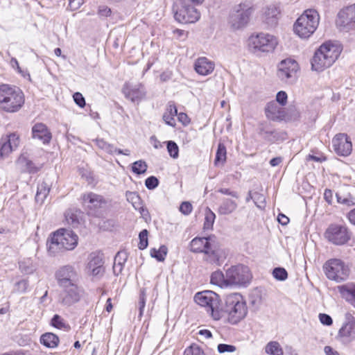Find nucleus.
<instances>
[{"mask_svg":"<svg viewBox=\"0 0 355 355\" xmlns=\"http://www.w3.org/2000/svg\"><path fill=\"white\" fill-rule=\"evenodd\" d=\"M342 48L340 44L331 41L322 44L315 52L311 59V68L322 71L330 67L338 59Z\"/></svg>","mask_w":355,"mask_h":355,"instance_id":"nucleus-1","label":"nucleus"},{"mask_svg":"<svg viewBox=\"0 0 355 355\" xmlns=\"http://www.w3.org/2000/svg\"><path fill=\"white\" fill-rule=\"evenodd\" d=\"M78 237L72 230L60 229L53 233L47 242L48 251L51 255H55L62 250H73L78 245Z\"/></svg>","mask_w":355,"mask_h":355,"instance_id":"nucleus-2","label":"nucleus"},{"mask_svg":"<svg viewBox=\"0 0 355 355\" xmlns=\"http://www.w3.org/2000/svg\"><path fill=\"white\" fill-rule=\"evenodd\" d=\"M24 103L21 90L7 84L0 85V110L6 112H16Z\"/></svg>","mask_w":355,"mask_h":355,"instance_id":"nucleus-3","label":"nucleus"},{"mask_svg":"<svg viewBox=\"0 0 355 355\" xmlns=\"http://www.w3.org/2000/svg\"><path fill=\"white\" fill-rule=\"evenodd\" d=\"M223 316L227 314V320L232 324L242 320L248 313V308L243 296L239 293H232L225 298Z\"/></svg>","mask_w":355,"mask_h":355,"instance_id":"nucleus-4","label":"nucleus"},{"mask_svg":"<svg viewBox=\"0 0 355 355\" xmlns=\"http://www.w3.org/2000/svg\"><path fill=\"white\" fill-rule=\"evenodd\" d=\"M195 302L205 308L207 313L215 320H219L223 317V309L220 305V299L218 294L211 291H204L196 293Z\"/></svg>","mask_w":355,"mask_h":355,"instance_id":"nucleus-5","label":"nucleus"},{"mask_svg":"<svg viewBox=\"0 0 355 355\" xmlns=\"http://www.w3.org/2000/svg\"><path fill=\"white\" fill-rule=\"evenodd\" d=\"M319 20L320 16L315 10H306L295 21L294 31L301 38H308L315 31Z\"/></svg>","mask_w":355,"mask_h":355,"instance_id":"nucleus-6","label":"nucleus"},{"mask_svg":"<svg viewBox=\"0 0 355 355\" xmlns=\"http://www.w3.org/2000/svg\"><path fill=\"white\" fill-rule=\"evenodd\" d=\"M327 277L336 282L345 281L349 275V268L345 263L339 259H331L323 266Z\"/></svg>","mask_w":355,"mask_h":355,"instance_id":"nucleus-7","label":"nucleus"},{"mask_svg":"<svg viewBox=\"0 0 355 355\" xmlns=\"http://www.w3.org/2000/svg\"><path fill=\"white\" fill-rule=\"evenodd\" d=\"M253 12L252 6L247 3H242L235 6L230 16L231 26L234 29H240L245 27L248 24Z\"/></svg>","mask_w":355,"mask_h":355,"instance_id":"nucleus-8","label":"nucleus"},{"mask_svg":"<svg viewBox=\"0 0 355 355\" xmlns=\"http://www.w3.org/2000/svg\"><path fill=\"white\" fill-rule=\"evenodd\" d=\"M277 77L284 83L293 85L297 80L298 63L293 59L287 58L278 64Z\"/></svg>","mask_w":355,"mask_h":355,"instance_id":"nucleus-9","label":"nucleus"},{"mask_svg":"<svg viewBox=\"0 0 355 355\" xmlns=\"http://www.w3.org/2000/svg\"><path fill=\"white\" fill-rule=\"evenodd\" d=\"M251 279L248 266H234L226 270L227 285L246 286Z\"/></svg>","mask_w":355,"mask_h":355,"instance_id":"nucleus-10","label":"nucleus"},{"mask_svg":"<svg viewBox=\"0 0 355 355\" xmlns=\"http://www.w3.org/2000/svg\"><path fill=\"white\" fill-rule=\"evenodd\" d=\"M174 17L180 23L191 24L200 17V12L193 6L180 3L178 1L174 8Z\"/></svg>","mask_w":355,"mask_h":355,"instance_id":"nucleus-11","label":"nucleus"},{"mask_svg":"<svg viewBox=\"0 0 355 355\" xmlns=\"http://www.w3.org/2000/svg\"><path fill=\"white\" fill-rule=\"evenodd\" d=\"M277 44V39L269 34L259 33L249 38V46L261 52L272 51Z\"/></svg>","mask_w":355,"mask_h":355,"instance_id":"nucleus-12","label":"nucleus"},{"mask_svg":"<svg viewBox=\"0 0 355 355\" xmlns=\"http://www.w3.org/2000/svg\"><path fill=\"white\" fill-rule=\"evenodd\" d=\"M324 237L330 243L341 245L348 242L350 239V232L344 225L331 224L326 230Z\"/></svg>","mask_w":355,"mask_h":355,"instance_id":"nucleus-13","label":"nucleus"},{"mask_svg":"<svg viewBox=\"0 0 355 355\" xmlns=\"http://www.w3.org/2000/svg\"><path fill=\"white\" fill-rule=\"evenodd\" d=\"M203 254L204 261L210 264L220 266L226 259V253L224 250L219 248L216 239L211 241Z\"/></svg>","mask_w":355,"mask_h":355,"instance_id":"nucleus-14","label":"nucleus"},{"mask_svg":"<svg viewBox=\"0 0 355 355\" xmlns=\"http://www.w3.org/2000/svg\"><path fill=\"white\" fill-rule=\"evenodd\" d=\"M337 24L341 30H355V3L343 8L338 14Z\"/></svg>","mask_w":355,"mask_h":355,"instance_id":"nucleus-15","label":"nucleus"},{"mask_svg":"<svg viewBox=\"0 0 355 355\" xmlns=\"http://www.w3.org/2000/svg\"><path fill=\"white\" fill-rule=\"evenodd\" d=\"M62 287L64 288L61 300L63 305L70 306L80 301L83 294V290L78 287L76 282Z\"/></svg>","mask_w":355,"mask_h":355,"instance_id":"nucleus-16","label":"nucleus"},{"mask_svg":"<svg viewBox=\"0 0 355 355\" xmlns=\"http://www.w3.org/2000/svg\"><path fill=\"white\" fill-rule=\"evenodd\" d=\"M332 146L336 153L340 156H348L352 150V144L347 135L337 134L332 139Z\"/></svg>","mask_w":355,"mask_h":355,"instance_id":"nucleus-17","label":"nucleus"},{"mask_svg":"<svg viewBox=\"0 0 355 355\" xmlns=\"http://www.w3.org/2000/svg\"><path fill=\"white\" fill-rule=\"evenodd\" d=\"M122 91L125 98L133 103L141 101L146 96L145 87L141 83H125Z\"/></svg>","mask_w":355,"mask_h":355,"instance_id":"nucleus-18","label":"nucleus"},{"mask_svg":"<svg viewBox=\"0 0 355 355\" xmlns=\"http://www.w3.org/2000/svg\"><path fill=\"white\" fill-rule=\"evenodd\" d=\"M19 144V138L15 133L2 137L0 141V159L8 157Z\"/></svg>","mask_w":355,"mask_h":355,"instance_id":"nucleus-19","label":"nucleus"},{"mask_svg":"<svg viewBox=\"0 0 355 355\" xmlns=\"http://www.w3.org/2000/svg\"><path fill=\"white\" fill-rule=\"evenodd\" d=\"M76 276L73 267L69 265L60 268L55 273L58 285L61 287L76 282Z\"/></svg>","mask_w":355,"mask_h":355,"instance_id":"nucleus-20","label":"nucleus"},{"mask_svg":"<svg viewBox=\"0 0 355 355\" xmlns=\"http://www.w3.org/2000/svg\"><path fill=\"white\" fill-rule=\"evenodd\" d=\"M338 339L343 344H349L355 339V320L352 318L340 329Z\"/></svg>","mask_w":355,"mask_h":355,"instance_id":"nucleus-21","label":"nucleus"},{"mask_svg":"<svg viewBox=\"0 0 355 355\" xmlns=\"http://www.w3.org/2000/svg\"><path fill=\"white\" fill-rule=\"evenodd\" d=\"M82 200L83 205L89 209L95 210L103 207V206L107 204V201L103 196L93 192L83 194Z\"/></svg>","mask_w":355,"mask_h":355,"instance_id":"nucleus-22","label":"nucleus"},{"mask_svg":"<svg viewBox=\"0 0 355 355\" xmlns=\"http://www.w3.org/2000/svg\"><path fill=\"white\" fill-rule=\"evenodd\" d=\"M266 116L272 121H282L286 118V112L282 105L275 101L269 102L265 108Z\"/></svg>","mask_w":355,"mask_h":355,"instance_id":"nucleus-23","label":"nucleus"},{"mask_svg":"<svg viewBox=\"0 0 355 355\" xmlns=\"http://www.w3.org/2000/svg\"><path fill=\"white\" fill-rule=\"evenodd\" d=\"M216 239V236L210 235L206 237H196L190 243V250L195 253H203L211 241Z\"/></svg>","mask_w":355,"mask_h":355,"instance_id":"nucleus-24","label":"nucleus"},{"mask_svg":"<svg viewBox=\"0 0 355 355\" xmlns=\"http://www.w3.org/2000/svg\"><path fill=\"white\" fill-rule=\"evenodd\" d=\"M214 67V63L206 57L198 58L194 63L195 71L201 76H207L211 73Z\"/></svg>","mask_w":355,"mask_h":355,"instance_id":"nucleus-25","label":"nucleus"},{"mask_svg":"<svg viewBox=\"0 0 355 355\" xmlns=\"http://www.w3.org/2000/svg\"><path fill=\"white\" fill-rule=\"evenodd\" d=\"M32 135L34 139L41 140L43 144H49L51 139V133L47 126L42 123H36L32 128Z\"/></svg>","mask_w":355,"mask_h":355,"instance_id":"nucleus-26","label":"nucleus"},{"mask_svg":"<svg viewBox=\"0 0 355 355\" xmlns=\"http://www.w3.org/2000/svg\"><path fill=\"white\" fill-rule=\"evenodd\" d=\"M337 290L343 298L345 299L355 308V284L347 283L337 286Z\"/></svg>","mask_w":355,"mask_h":355,"instance_id":"nucleus-27","label":"nucleus"},{"mask_svg":"<svg viewBox=\"0 0 355 355\" xmlns=\"http://www.w3.org/2000/svg\"><path fill=\"white\" fill-rule=\"evenodd\" d=\"M280 11L275 5H270L266 8L264 12V20L266 23L270 27L277 25Z\"/></svg>","mask_w":355,"mask_h":355,"instance_id":"nucleus-28","label":"nucleus"},{"mask_svg":"<svg viewBox=\"0 0 355 355\" xmlns=\"http://www.w3.org/2000/svg\"><path fill=\"white\" fill-rule=\"evenodd\" d=\"M177 115L178 110L175 103L173 101L168 102L166 111L164 112L162 116L163 120L167 125L171 127H175V121L174 117Z\"/></svg>","mask_w":355,"mask_h":355,"instance_id":"nucleus-29","label":"nucleus"},{"mask_svg":"<svg viewBox=\"0 0 355 355\" xmlns=\"http://www.w3.org/2000/svg\"><path fill=\"white\" fill-rule=\"evenodd\" d=\"M238 207L235 200L229 198H224L218 207V212L220 215H229L233 213Z\"/></svg>","mask_w":355,"mask_h":355,"instance_id":"nucleus-30","label":"nucleus"},{"mask_svg":"<svg viewBox=\"0 0 355 355\" xmlns=\"http://www.w3.org/2000/svg\"><path fill=\"white\" fill-rule=\"evenodd\" d=\"M59 342V337L53 333H45L40 337V343L49 348H55L58 347Z\"/></svg>","mask_w":355,"mask_h":355,"instance_id":"nucleus-31","label":"nucleus"},{"mask_svg":"<svg viewBox=\"0 0 355 355\" xmlns=\"http://www.w3.org/2000/svg\"><path fill=\"white\" fill-rule=\"evenodd\" d=\"M51 185L46 181L44 180L37 186V191L35 195V200L42 203L50 191Z\"/></svg>","mask_w":355,"mask_h":355,"instance_id":"nucleus-32","label":"nucleus"},{"mask_svg":"<svg viewBox=\"0 0 355 355\" xmlns=\"http://www.w3.org/2000/svg\"><path fill=\"white\" fill-rule=\"evenodd\" d=\"M265 352L270 355H283V349L277 341H270L265 346Z\"/></svg>","mask_w":355,"mask_h":355,"instance_id":"nucleus-33","label":"nucleus"},{"mask_svg":"<svg viewBox=\"0 0 355 355\" xmlns=\"http://www.w3.org/2000/svg\"><path fill=\"white\" fill-rule=\"evenodd\" d=\"M94 142L98 148L108 154L113 155L114 153H116L117 148L114 147V145L107 143L103 139H96L94 140Z\"/></svg>","mask_w":355,"mask_h":355,"instance_id":"nucleus-34","label":"nucleus"},{"mask_svg":"<svg viewBox=\"0 0 355 355\" xmlns=\"http://www.w3.org/2000/svg\"><path fill=\"white\" fill-rule=\"evenodd\" d=\"M88 268L91 270L92 274L94 276L101 274L103 271L101 259L98 257L94 258L89 262Z\"/></svg>","mask_w":355,"mask_h":355,"instance_id":"nucleus-35","label":"nucleus"},{"mask_svg":"<svg viewBox=\"0 0 355 355\" xmlns=\"http://www.w3.org/2000/svg\"><path fill=\"white\" fill-rule=\"evenodd\" d=\"M168 252V248L166 245H162L159 249L152 248L150 250V255L156 259L158 261H164Z\"/></svg>","mask_w":355,"mask_h":355,"instance_id":"nucleus-36","label":"nucleus"},{"mask_svg":"<svg viewBox=\"0 0 355 355\" xmlns=\"http://www.w3.org/2000/svg\"><path fill=\"white\" fill-rule=\"evenodd\" d=\"M19 267L21 272L24 274H32L35 270L31 259H25L19 261Z\"/></svg>","mask_w":355,"mask_h":355,"instance_id":"nucleus-37","label":"nucleus"},{"mask_svg":"<svg viewBox=\"0 0 355 355\" xmlns=\"http://www.w3.org/2000/svg\"><path fill=\"white\" fill-rule=\"evenodd\" d=\"M211 283L222 287L223 285H227L226 275L221 271H216L211 275Z\"/></svg>","mask_w":355,"mask_h":355,"instance_id":"nucleus-38","label":"nucleus"},{"mask_svg":"<svg viewBox=\"0 0 355 355\" xmlns=\"http://www.w3.org/2000/svg\"><path fill=\"white\" fill-rule=\"evenodd\" d=\"M18 163L21 164L24 167V170L30 173H36L39 170V168L36 167L32 161L24 156H21L19 158Z\"/></svg>","mask_w":355,"mask_h":355,"instance_id":"nucleus-39","label":"nucleus"},{"mask_svg":"<svg viewBox=\"0 0 355 355\" xmlns=\"http://www.w3.org/2000/svg\"><path fill=\"white\" fill-rule=\"evenodd\" d=\"M215 218V214L209 208L207 207L205 211V217L203 225V229L207 230H211L214 225Z\"/></svg>","mask_w":355,"mask_h":355,"instance_id":"nucleus-40","label":"nucleus"},{"mask_svg":"<svg viewBox=\"0 0 355 355\" xmlns=\"http://www.w3.org/2000/svg\"><path fill=\"white\" fill-rule=\"evenodd\" d=\"M226 147L223 144L219 143L214 160L215 165L219 163H224L226 160Z\"/></svg>","mask_w":355,"mask_h":355,"instance_id":"nucleus-41","label":"nucleus"},{"mask_svg":"<svg viewBox=\"0 0 355 355\" xmlns=\"http://www.w3.org/2000/svg\"><path fill=\"white\" fill-rule=\"evenodd\" d=\"M51 324L59 329L69 330L70 327L69 324L64 322V320L58 314L53 315L51 320Z\"/></svg>","mask_w":355,"mask_h":355,"instance_id":"nucleus-42","label":"nucleus"},{"mask_svg":"<svg viewBox=\"0 0 355 355\" xmlns=\"http://www.w3.org/2000/svg\"><path fill=\"white\" fill-rule=\"evenodd\" d=\"M147 168L148 165L143 160L136 161L132 165V171L137 175L146 173Z\"/></svg>","mask_w":355,"mask_h":355,"instance_id":"nucleus-43","label":"nucleus"},{"mask_svg":"<svg viewBox=\"0 0 355 355\" xmlns=\"http://www.w3.org/2000/svg\"><path fill=\"white\" fill-rule=\"evenodd\" d=\"M28 286L29 282L28 279L19 280L14 284L12 292L17 293H24L27 291Z\"/></svg>","mask_w":355,"mask_h":355,"instance_id":"nucleus-44","label":"nucleus"},{"mask_svg":"<svg viewBox=\"0 0 355 355\" xmlns=\"http://www.w3.org/2000/svg\"><path fill=\"white\" fill-rule=\"evenodd\" d=\"M65 218L68 225L71 226L73 228L77 227L79 225V219L77 215L71 211H67L65 213Z\"/></svg>","mask_w":355,"mask_h":355,"instance_id":"nucleus-45","label":"nucleus"},{"mask_svg":"<svg viewBox=\"0 0 355 355\" xmlns=\"http://www.w3.org/2000/svg\"><path fill=\"white\" fill-rule=\"evenodd\" d=\"M184 355H207L204 351L196 344H192L186 348Z\"/></svg>","mask_w":355,"mask_h":355,"instance_id":"nucleus-46","label":"nucleus"},{"mask_svg":"<svg viewBox=\"0 0 355 355\" xmlns=\"http://www.w3.org/2000/svg\"><path fill=\"white\" fill-rule=\"evenodd\" d=\"M167 150L170 156L176 159L179 156V148L177 144L173 141H168L166 142Z\"/></svg>","mask_w":355,"mask_h":355,"instance_id":"nucleus-47","label":"nucleus"},{"mask_svg":"<svg viewBox=\"0 0 355 355\" xmlns=\"http://www.w3.org/2000/svg\"><path fill=\"white\" fill-rule=\"evenodd\" d=\"M148 232L146 229L140 232L139 234V243L138 244V248L139 250H144L148 247Z\"/></svg>","mask_w":355,"mask_h":355,"instance_id":"nucleus-48","label":"nucleus"},{"mask_svg":"<svg viewBox=\"0 0 355 355\" xmlns=\"http://www.w3.org/2000/svg\"><path fill=\"white\" fill-rule=\"evenodd\" d=\"M272 275L275 279L279 281H284L288 278V272L285 268L277 267L274 268Z\"/></svg>","mask_w":355,"mask_h":355,"instance_id":"nucleus-49","label":"nucleus"},{"mask_svg":"<svg viewBox=\"0 0 355 355\" xmlns=\"http://www.w3.org/2000/svg\"><path fill=\"white\" fill-rule=\"evenodd\" d=\"M125 197L127 200L130 202L134 207L139 202L140 198L137 192L126 191Z\"/></svg>","mask_w":355,"mask_h":355,"instance_id":"nucleus-50","label":"nucleus"},{"mask_svg":"<svg viewBox=\"0 0 355 355\" xmlns=\"http://www.w3.org/2000/svg\"><path fill=\"white\" fill-rule=\"evenodd\" d=\"M159 185V180L155 176H150L145 180V186L150 190L155 189Z\"/></svg>","mask_w":355,"mask_h":355,"instance_id":"nucleus-51","label":"nucleus"},{"mask_svg":"<svg viewBox=\"0 0 355 355\" xmlns=\"http://www.w3.org/2000/svg\"><path fill=\"white\" fill-rule=\"evenodd\" d=\"M217 350L220 354L225 352H234L236 350V347L232 345L221 343L218 345Z\"/></svg>","mask_w":355,"mask_h":355,"instance_id":"nucleus-52","label":"nucleus"},{"mask_svg":"<svg viewBox=\"0 0 355 355\" xmlns=\"http://www.w3.org/2000/svg\"><path fill=\"white\" fill-rule=\"evenodd\" d=\"M288 96L287 94L284 91L279 92L276 95V101L277 104L282 106L285 105L287 103Z\"/></svg>","mask_w":355,"mask_h":355,"instance_id":"nucleus-53","label":"nucleus"},{"mask_svg":"<svg viewBox=\"0 0 355 355\" xmlns=\"http://www.w3.org/2000/svg\"><path fill=\"white\" fill-rule=\"evenodd\" d=\"M146 305V293L145 291H141L139 300V316L141 317L143 315L144 309Z\"/></svg>","mask_w":355,"mask_h":355,"instance_id":"nucleus-54","label":"nucleus"},{"mask_svg":"<svg viewBox=\"0 0 355 355\" xmlns=\"http://www.w3.org/2000/svg\"><path fill=\"white\" fill-rule=\"evenodd\" d=\"M112 13V10L107 6H100L98 8V15L100 17H107Z\"/></svg>","mask_w":355,"mask_h":355,"instance_id":"nucleus-55","label":"nucleus"},{"mask_svg":"<svg viewBox=\"0 0 355 355\" xmlns=\"http://www.w3.org/2000/svg\"><path fill=\"white\" fill-rule=\"evenodd\" d=\"M192 205L189 202H183L180 205V211L184 214V215H189L192 211Z\"/></svg>","mask_w":355,"mask_h":355,"instance_id":"nucleus-56","label":"nucleus"},{"mask_svg":"<svg viewBox=\"0 0 355 355\" xmlns=\"http://www.w3.org/2000/svg\"><path fill=\"white\" fill-rule=\"evenodd\" d=\"M74 102L80 107H83L85 105V100L82 94L80 92H76L73 95Z\"/></svg>","mask_w":355,"mask_h":355,"instance_id":"nucleus-57","label":"nucleus"},{"mask_svg":"<svg viewBox=\"0 0 355 355\" xmlns=\"http://www.w3.org/2000/svg\"><path fill=\"white\" fill-rule=\"evenodd\" d=\"M128 258V255L125 252H119L115 257L114 263L124 264Z\"/></svg>","mask_w":355,"mask_h":355,"instance_id":"nucleus-58","label":"nucleus"},{"mask_svg":"<svg viewBox=\"0 0 355 355\" xmlns=\"http://www.w3.org/2000/svg\"><path fill=\"white\" fill-rule=\"evenodd\" d=\"M319 319L322 324L324 325L329 326L332 324L333 320L331 316L326 313H320L319 314Z\"/></svg>","mask_w":355,"mask_h":355,"instance_id":"nucleus-59","label":"nucleus"},{"mask_svg":"<svg viewBox=\"0 0 355 355\" xmlns=\"http://www.w3.org/2000/svg\"><path fill=\"white\" fill-rule=\"evenodd\" d=\"M218 192L230 196L232 198L238 199L239 198V193L236 191H231L230 189L227 188H220L218 190Z\"/></svg>","mask_w":355,"mask_h":355,"instance_id":"nucleus-60","label":"nucleus"},{"mask_svg":"<svg viewBox=\"0 0 355 355\" xmlns=\"http://www.w3.org/2000/svg\"><path fill=\"white\" fill-rule=\"evenodd\" d=\"M336 198L338 202L340 204L346 205L347 206H351L354 204L352 200L347 197H343L338 193H336Z\"/></svg>","mask_w":355,"mask_h":355,"instance_id":"nucleus-61","label":"nucleus"},{"mask_svg":"<svg viewBox=\"0 0 355 355\" xmlns=\"http://www.w3.org/2000/svg\"><path fill=\"white\" fill-rule=\"evenodd\" d=\"M178 119L180 122H181L183 125H186L190 123V119L187 114L184 112H180L178 114Z\"/></svg>","mask_w":355,"mask_h":355,"instance_id":"nucleus-62","label":"nucleus"},{"mask_svg":"<svg viewBox=\"0 0 355 355\" xmlns=\"http://www.w3.org/2000/svg\"><path fill=\"white\" fill-rule=\"evenodd\" d=\"M69 6L71 10H77L83 3L84 0H69Z\"/></svg>","mask_w":355,"mask_h":355,"instance_id":"nucleus-63","label":"nucleus"},{"mask_svg":"<svg viewBox=\"0 0 355 355\" xmlns=\"http://www.w3.org/2000/svg\"><path fill=\"white\" fill-rule=\"evenodd\" d=\"M324 352L326 355H340L338 352L334 350L330 346H325L324 348Z\"/></svg>","mask_w":355,"mask_h":355,"instance_id":"nucleus-64","label":"nucleus"}]
</instances>
